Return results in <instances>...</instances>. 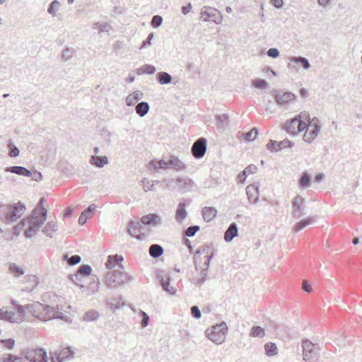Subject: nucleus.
<instances>
[{"mask_svg":"<svg viewBox=\"0 0 362 362\" xmlns=\"http://www.w3.org/2000/svg\"><path fill=\"white\" fill-rule=\"evenodd\" d=\"M209 250L210 247L209 246H203L197 250L194 257L197 274L193 276L192 282L199 286L206 281L210 261L214 256L213 254H209Z\"/></svg>","mask_w":362,"mask_h":362,"instance_id":"1","label":"nucleus"},{"mask_svg":"<svg viewBox=\"0 0 362 362\" xmlns=\"http://www.w3.org/2000/svg\"><path fill=\"white\" fill-rule=\"evenodd\" d=\"M25 310L28 314L42 321L64 317V314L59 310L58 306H49L39 302L27 305L25 306Z\"/></svg>","mask_w":362,"mask_h":362,"instance_id":"2","label":"nucleus"},{"mask_svg":"<svg viewBox=\"0 0 362 362\" xmlns=\"http://www.w3.org/2000/svg\"><path fill=\"white\" fill-rule=\"evenodd\" d=\"M45 202V198L42 197L29 216V229L26 232L28 238L35 237L47 219V210L42 206Z\"/></svg>","mask_w":362,"mask_h":362,"instance_id":"3","label":"nucleus"},{"mask_svg":"<svg viewBox=\"0 0 362 362\" xmlns=\"http://www.w3.org/2000/svg\"><path fill=\"white\" fill-rule=\"evenodd\" d=\"M119 267L120 269L109 272L105 276V282L110 288H117L132 280L130 276L122 271V266L119 265Z\"/></svg>","mask_w":362,"mask_h":362,"instance_id":"4","label":"nucleus"},{"mask_svg":"<svg viewBox=\"0 0 362 362\" xmlns=\"http://www.w3.org/2000/svg\"><path fill=\"white\" fill-rule=\"evenodd\" d=\"M228 327L225 322L214 325L205 332L206 337L216 344L225 341Z\"/></svg>","mask_w":362,"mask_h":362,"instance_id":"5","label":"nucleus"},{"mask_svg":"<svg viewBox=\"0 0 362 362\" xmlns=\"http://www.w3.org/2000/svg\"><path fill=\"white\" fill-rule=\"evenodd\" d=\"M0 207L4 208L6 214L4 218L7 223H13L20 218L25 212V206L24 204L18 202L13 205L0 204Z\"/></svg>","mask_w":362,"mask_h":362,"instance_id":"6","label":"nucleus"},{"mask_svg":"<svg viewBox=\"0 0 362 362\" xmlns=\"http://www.w3.org/2000/svg\"><path fill=\"white\" fill-rule=\"evenodd\" d=\"M303 358L306 362H317L319 355V347L317 344L312 343L308 339L302 342Z\"/></svg>","mask_w":362,"mask_h":362,"instance_id":"7","label":"nucleus"},{"mask_svg":"<svg viewBox=\"0 0 362 362\" xmlns=\"http://www.w3.org/2000/svg\"><path fill=\"white\" fill-rule=\"evenodd\" d=\"M200 18L204 22L212 21L216 24H220L223 20L221 13L216 8L211 6H203L202 8Z\"/></svg>","mask_w":362,"mask_h":362,"instance_id":"8","label":"nucleus"},{"mask_svg":"<svg viewBox=\"0 0 362 362\" xmlns=\"http://www.w3.org/2000/svg\"><path fill=\"white\" fill-rule=\"evenodd\" d=\"M25 314V307L22 305H18L13 311H4L2 309H0V318L7 320L11 322H20L23 321Z\"/></svg>","mask_w":362,"mask_h":362,"instance_id":"9","label":"nucleus"},{"mask_svg":"<svg viewBox=\"0 0 362 362\" xmlns=\"http://www.w3.org/2000/svg\"><path fill=\"white\" fill-rule=\"evenodd\" d=\"M291 206L293 209L292 215L293 217L299 218L305 214V199L299 195L295 197L292 199Z\"/></svg>","mask_w":362,"mask_h":362,"instance_id":"10","label":"nucleus"},{"mask_svg":"<svg viewBox=\"0 0 362 362\" xmlns=\"http://www.w3.org/2000/svg\"><path fill=\"white\" fill-rule=\"evenodd\" d=\"M272 95L278 105H284L295 100L296 95L291 92L282 93L281 90H273Z\"/></svg>","mask_w":362,"mask_h":362,"instance_id":"11","label":"nucleus"},{"mask_svg":"<svg viewBox=\"0 0 362 362\" xmlns=\"http://www.w3.org/2000/svg\"><path fill=\"white\" fill-rule=\"evenodd\" d=\"M206 151V139L201 137L197 139L192 147V153L196 158H202Z\"/></svg>","mask_w":362,"mask_h":362,"instance_id":"12","label":"nucleus"},{"mask_svg":"<svg viewBox=\"0 0 362 362\" xmlns=\"http://www.w3.org/2000/svg\"><path fill=\"white\" fill-rule=\"evenodd\" d=\"M311 122L313 124H311L310 127H313V129L310 132H308L307 129L303 135V140L309 144L313 142V140L317 136L321 129V126L319 124L320 121L317 117H314Z\"/></svg>","mask_w":362,"mask_h":362,"instance_id":"13","label":"nucleus"},{"mask_svg":"<svg viewBox=\"0 0 362 362\" xmlns=\"http://www.w3.org/2000/svg\"><path fill=\"white\" fill-rule=\"evenodd\" d=\"M25 358L30 362H48L47 353L42 349L28 351Z\"/></svg>","mask_w":362,"mask_h":362,"instance_id":"14","label":"nucleus"},{"mask_svg":"<svg viewBox=\"0 0 362 362\" xmlns=\"http://www.w3.org/2000/svg\"><path fill=\"white\" fill-rule=\"evenodd\" d=\"M141 223L146 226H157L162 223V218L156 214H148L141 218Z\"/></svg>","mask_w":362,"mask_h":362,"instance_id":"15","label":"nucleus"},{"mask_svg":"<svg viewBox=\"0 0 362 362\" xmlns=\"http://www.w3.org/2000/svg\"><path fill=\"white\" fill-rule=\"evenodd\" d=\"M141 223L140 222H134L133 221H129L128 224V233L133 237H135L137 239H141V230L142 228Z\"/></svg>","mask_w":362,"mask_h":362,"instance_id":"16","label":"nucleus"},{"mask_svg":"<svg viewBox=\"0 0 362 362\" xmlns=\"http://www.w3.org/2000/svg\"><path fill=\"white\" fill-rule=\"evenodd\" d=\"M4 170L7 173H15L24 177H30L32 175L31 171L23 166L15 165L6 167Z\"/></svg>","mask_w":362,"mask_h":362,"instance_id":"17","label":"nucleus"},{"mask_svg":"<svg viewBox=\"0 0 362 362\" xmlns=\"http://www.w3.org/2000/svg\"><path fill=\"white\" fill-rule=\"evenodd\" d=\"M246 193L250 201L257 204L259 200V187L257 185H249L246 187Z\"/></svg>","mask_w":362,"mask_h":362,"instance_id":"18","label":"nucleus"},{"mask_svg":"<svg viewBox=\"0 0 362 362\" xmlns=\"http://www.w3.org/2000/svg\"><path fill=\"white\" fill-rule=\"evenodd\" d=\"M169 168L176 171H182L186 168V165L175 156L169 158Z\"/></svg>","mask_w":362,"mask_h":362,"instance_id":"19","label":"nucleus"},{"mask_svg":"<svg viewBox=\"0 0 362 362\" xmlns=\"http://www.w3.org/2000/svg\"><path fill=\"white\" fill-rule=\"evenodd\" d=\"M177 187L178 189L184 191H189L194 186V182L189 177L177 178L176 180Z\"/></svg>","mask_w":362,"mask_h":362,"instance_id":"20","label":"nucleus"},{"mask_svg":"<svg viewBox=\"0 0 362 362\" xmlns=\"http://www.w3.org/2000/svg\"><path fill=\"white\" fill-rule=\"evenodd\" d=\"M238 226L235 223L230 224L229 227L225 232L224 240L226 242H230L235 237L238 236Z\"/></svg>","mask_w":362,"mask_h":362,"instance_id":"21","label":"nucleus"},{"mask_svg":"<svg viewBox=\"0 0 362 362\" xmlns=\"http://www.w3.org/2000/svg\"><path fill=\"white\" fill-rule=\"evenodd\" d=\"M160 284L163 288V289L165 291H167L170 294H175L176 293V288L172 286H170V276H158Z\"/></svg>","mask_w":362,"mask_h":362,"instance_id":"22","label":"nucleus"},{"mask_svg":"<svg viewBox=\"0 0 362 362\" xmlns=\"http://www.w3.org/2000/svg\"><path fill=\"white\" fill-rule=\"evenodd\" d=\"M144 97V93L141 92L140 90H136L133 93L129 94L126 98V104L128 106H132L138 103L139 100L142 99Z\"/></svg>","mask_w":362,"mask_h":362,"instance_id":"23","label":"nucleus"},{"mask_svg":"<svg viewBox=\"0 0 362 362\" xmlns=\"http://www.w3.org/2000/svg\"><path fill=\"white\" fill-rule=\"evenodd\" d=\"M187 211L185 209V203H179L177 209L175 211V220L178 223H182V221L185 219L187 216Z\"/></svg>","mask_w":362,"mask_h":362,"instance_id":"24","label":"nucleus"},{"mask_svg":"<svg viewBox=\"0 0 362 362\" xmlns=\"http://www.w3.org/2000/svg\"><path fill=\"white\" fill-rule=\"evenodd\" d=\"M24 228H26L24 232V235L26 238H29L26 235V232L29 229V216L26 219H23L13 228V232L16 235H18L23 230Z\"/></svg>","mask_w":362,"mask_h":362,"instance_id":"25","label":"nucleus"},{"mask_svg":"<svg viewBox=\"0 0 362 362\" xmlns=\"http://www.w3.org/2000/svg\"><path fill=\"white\" fill-rule=\"evenodd\" d=\"M217 214V210L214 207H204L202 209V216L204 221L209 222L213 220Z\"/></svg>","mask_w":362,"mask_h":362,"instance_id":"26","label":"nucleus"},{"mask_svg":"<svg viewBox=\"0 0 362 362\" xmlns=\"http://www.w3.org/2000/svg\"><path fill=\"white\" fill-rule=\"evenodd\" d=\"M58 230V224L54 221L48 222L42 229V233L49 237L52 238L53 233Z\"/></svg>","mask_w":362,"mask_h":362,"instance_id":"27","label":"nucleus"},{"mask_svg":"<svg viewBox=\"0 0 362 362\" xmlns=\"http://www.w3.org/2000/svg\"><path fill=\"white\" fill-rule=\"evenodd\" d=\"M150 106L147 102H140L136 104L135 111L136 114L141 117H144L148 112Z\"/></svg>","mask_w":362,"mask_h":362,"instance_id":"28","label":"nucleus"},{"mask_svg":"<svg viewBox=\"0 0 362 362\" xmlns=\"http://www.w3.org/2000/svg\"><path fill=\"white\" fill-rule=\"evenodd\" d=\"M315 222V218L312 216H309L305 219L301 220L300 221L296 223L293 227V230L295 232L298 233L308 225H310Z\"/></svg>","mask_w":362,"mask_h":362,"instance_id":"29","label":"nucleus"},{"mask_svg":"<svg viewBox=\"0 0 362 362\" xmlns=\"http://www.w3.org/2000/svg\"><path fill=\"white\" fill-rule=\"evenodd\" d=\"M216 126L218 129H225L228 124V116L226 114L216 115Z\"/></svg>","mask_w":362,"mask_h":362,"instance_id":"30","label":"nucleus"},{"mask_svg":"<svg viewBox=\"0 0 362 362\" xmlns=\"http://www.w3.org/2000/svg\"><path fill=\"white\" fill-rule=\"evenodd\" d=\"M90 163L98 168H103L105 165L108 163V159L107 156H92L90 158Z\"/></svg>","mask_w":362,"mask_h":362,"instance_id":"31","label":"nucleus"},{"mask_svg":"<svg viewBox=\"0 0 362 362\" xmlns=\"http://www.w3.org/2000/svg\"><path fill=\"white\" fill-rule=\"evenodd\" d=\"M297 122H298L297 117H295V118L292 119L290 122H288V123L285 124L284 129L288 133H290L291 134L296 135V130H298L297 129V125L298 124H297Z\"/></svg>","mask_w":362,"mask_h":362,"instance_id":"32","label":"nucleus"},{"mask_svg":"<svg viewBox=\"0 0 362 362\" xmlns=\"http://www.w3.org/2000/svg\"><path fill=\"white\" fill-rule=\"evenodd\" d=\"M149 254L153 258H158L163 254V248L160 245H151L149 247Z\"/></svg>","mask_w":362,"mask_h":362,"instance_id":"33","label":"nucleus"},{"mask_svg":"<svg viewBox=\"0 0 362 362\" xmlns=\"http://www.w3.org/2000/svg\"><path fill=\"white\" fill-rule=\"evenodd\" d=\"M156 78L158 81L162 85L169 84L173 80L172 76L168 73L164 71L158 73Z\"/></svg>","mask_w":362,"mask_h":362,"instance_id":"34","label":"nucleus"},{"mask_svg":"<svg viewBox=\"0 0 362 362\" xmlns=\"http://www.w3.org/2000/svg\"><path fill=\"white\" fill-rule=\"evenodd\" d=\"M100 316V314L98 313V311H96L95 310H90L87 312H86L83 315V320L85 321V322H92V321H95L96 320L98 319Z\"/></svg>","mask_w":362,"mask_h":362,"instance_id":"35","label":"nucleus"},{"mask_svg":"<svg viewBox=\"0 0 362 362\" xmlns=\"http://www.w3.org/2000/svg\"><path fill=\"white\" fill-rule=\"evenodd\" d=\"M8 271L13 274L14 277H19L25 274V270L21 267H19L15 263H10L8 265Z\"/></svg>","mask_w":362,"mask_h":362,"instance_id":"36","label":"nucleus"},{"mask_svg":"<svg viewBox=\"0 0 362 362\" xmlns=\"http://www.w3.org/2000/svg\"><path fill=\"white\" fill-rule=\"evenodd\" d=\"M74 352L69 347L63 349L57 356V359L61 358L62 361L74 357Z\"/></svg>","mask_w":362,"mask_h":362,"instance_id":"37","label":"nucleus"},{"mask_svg":"<svg viewBox=\"0 0 362 362\" xmlns=\"http://www.w3.org/2000/svg\"><path fill=\"white\" fill-rule=\"evenodd\" d=\"M123 260V257L116 255L115 256H109L108 260L105 263L107 269H112L115 267L119 262Z\"/></svg>","mask_w":362,"mask_h":362,"instance_id":"38","label":"nucleus"},{"mask_svg":"<svg viewBox=\"0 0 362 362\" xmlns=\"http://www.w3.org/2000/svg\"><path fill=\"white\" fill-rule=\"evenodd\" d=\"M290 61L295 64H301L305 69H308L310 67L309 61L303 57H294L290 59Z\"/></svg>","mask_w":362,"mask_h":362,"instance_id":"39","label":"nucleus"},{"mask_svg":"<svg viewBox=\"0 0 362 362\" xmlns=\"http://www.w3.org/2000/svg\"><path fill=\"white\" fill-rule=\"evenodd\" d=\"M265 353L269 356H273L277 354V346L274 343L268 342L264 344Z\"/></svg>","mask_w":362,"mask_h":362,"instance_id":"40","label":"nucleus"},{"mask_svg":"<svg viewBox=\"0 0 362 362\" xmlns=\"http://www.w3.org/2000/svg\"><path fill=\"white\" fill-rule=\"evenodd\" d=\"M299 186L303 188L309 187L310 186V175L308 173H303L299 180Z\"/></svg>","mask_w":362,"mask_h":362,"instance_id":"41","label":"nucleus"},{"mask_svg":"<svg viewBox=\"0 0 362 362\" xmlns=\"http://www.w3.org/2000/svg\"><path fill=\"white\" fill-rule=\"evenodd\" d=\"M141 182L143 183V189L145 192L155 191V185L159 182V181H150L146 178H144Z\"/></svg>","mask_w":362,"mask_h":362,"instance_id":"42","label":"nucleus"},{"mask_svg":"<svg viewBox=\"0 0 362 362\" xmlns=\"http://www.w3.org/2000/svg\"><path fill=\"white\" fill-rule=\"evenodd\" d=\"M250 334L253 337L262 338L265 335V331L260 326H255L252 327Z\"/></svg>","mask_w":362,"mask_h":362,"instance_id":"43","label":"nucleus"},{"mask_svg":"<svg viewBox=\"0 0 362 362\" xmlns=\"http://www.w3.org/2000/svg\"><path fill=\"white\" fill-rule=\"evenodd\" d=\"M60 6V2L57 0H54L49 4L47 12L52 16H55L57 15V11L59 10Z\"/></svg>","mask_w":362,"mask_h":362,"instance_id":"44","label":"nucleus"},{"mask_svg":"<svg viewBox=\"0 0 362 362\" xmlns=\"http://www.w3.org/2000/svg\"><path fill=\"white\" fill-rule=\"evenodd\" d=\"M258 131L256 127H254L251 129V131L243 134L242 137L244 138L245 140L247 141H253L257 136Z\"/></svg>","mask_w":362,"mask_h":362,"instance_id":"45","label":"nucleus"},{"mask_svg":"<svg viewBox=\"0 0 362 362\" xmlns=\"http://www.w3.org/2000/svg\"><path fill=\"white\" fill-rule=\"evenodd\" d=\"M92 268L88 264H83L78 268L77 273L80 276H88L89 274H90Z\"/></svg>","mask_w":362,"mask_h":362,"instance_id":"46","label":"nucleus"},{"mask_svg":"<svg viewBox=\"0 0 362 362\" xmlns=\"http://www.w3.org/2000/svg\"><path fill=\"white\" fill-rule=\"evenodd\" d=\"M74 54L75 50L74 48H66L62 52V57L64 62H67L72 58Z\"/></svg>","mask_w":362,"mask_h":362,"instance_id":"47","label":"nucleus"},{"mask_svg":"<svg viewBox=\"0 0 362 362\" xmlns=\"http://www.w3.org/2000/svg\"><path fill=\"white\" fill-rule=\"evenodd\" d=\"M272 144L274 145H278L280 150L283 149L286 147H290L291 148L293 146V143L288 139H284L283 141H281L279 142L276 141H272Z\"/></svg>","mask_w":362,"mask_h":362,"instance_id":"48","label":"nucleus"},{"mask_svg":"<svg viewBox=\"0 0 362 362\" xmlns=\"http://www.w3.org/2000/svg\"><path fill=\"white\" fill-rule=\"evenodd\" d=\"M252 86L255 88L264 89L267 87L268 83L264 79L257 78L252 81Z\"/></svg>","mask_w":362,"mask_h":362,"instance_id":"49","label":"nucleus"},{"mask_svg":"<svg viewBox=\"0 0 362 362\" xmlns=\"http://www.w3.org/2000/svg\"><path fill=\"white\" fill-rule=\"evenodd\" d=\"M69 279L75 284H76V285L80 286V288L82 289V292H85V291H86V290H88L83 285H81V284H79V282L81 281V278H80V275L78 273H76V274H75L74 275H70Z\"/></svg>","mask_w":362,"mask_h":362,"instance_id":"50","label":"nucleus"},{"mask_svg":"<svg viewBox=\"0 0 362 362\" xmlns=\"http://www.w3.org/2000/svg\"><path fill=\"white\" fill-rule=\"evenodd\" d=\"M199 229L200 227L199 226H189L185 230V235L187 237H192L199 230Z\"/></svg>","mask_w":362,"mask_h":362,"instance_id":"51","label":"nucleus"},{"mask_svg":"<svg viewBox=\"0 0 362 362\" xmlns=\"http://www.w3.org/2000/svg\"><path fill=\"white\" fill-rule=\"evenodd\" d=\"M8 146L10 150L8 153L10 157L15 158L19 156L20 151L15 145H13L12 143H10L8 144Z\"/></svg>","mask_w":362,"mask_h":362,"instance_id":"52","label":"nucleus"},{"mask_svg":"<svg viewBox=\"0 0 362 362\" xmlns=\"http://www.w3.org/2000/svg\"><path fill=\"white\" fill-rule=\"evenodd\" d=\"M311 122H309V123L307 124L306 122H302L298 119L297 124H298L297 125L298 130H296V134L300 132H303L305 129H308V127L311 126Z\"/></svg>","mask_w":362,"mask_h":362,"instance_id":"53","label":"nucleus"},{"mask_svg":"<svg viewBox=\"0 0 362 362\" xmlns=\"http://www.w3.org/2000/svg\"><path fill=\"white\" fill-rule=\"evenodd\" d=\"M163 23V18L160 16H153L151 20V25L156 28H158Z\"/></svg>","mask_w":362,"mask_h":362,"instance_id":"54","label":"nucleus"},{"mask_svg":"<svg viewBox=\"0 0 362 362\" xmlns=\"http://www.w3.org/2000/svg\"><path fill=\"white\" fill-rule=\"evenodd\" d=\"M4 362H23V358L12 354H8L6 358H4Z\"/></svg>","mask_w":362,"mask_h":362,"instance_id":"55","label":"nucleus"},{"mask_svg":"<svg viewBox=\"0 0 362 362\" xmlns=\"http://www.w3.org/2000/svg\"><path fill=\"white\" fill-rule=\"evenodd\" d=\"M191 314L195 319H199L202 316L201 311L197 305H194L191 308Z\"/></svg>","mask_w":362,"mask_h":362,"instance_id":"56","label":"nucleus"},{"mask_svg":"<svg viewBox=\"0 0 362 362\" xmlns=\"http://www.w3.org/2000/svg\"><path fill=\"white\" fill-rule=\"evenodd\" d=\"M81 261V257L79 255H73L68 260V264L71 266L76 265Z\"/></svg>","mask_w":362,"mask_h":362,"instance_id":"57","label":"nucleus"},{"mask_svg":"<svg viewBox=\"0 0 362 362\" xmlns=\"http://www.w3.org/2000/svg\"><path fill=\"white\" fill-rule=\"evenodd\" d=\"M1 342L4 346H5L8 349H12L15 344V341L13 339H2L1 340Z\"/></svg>","mask_w":362,"mask_h":362,"instance_id":"58","label":"nucleus"},{"mask_svg":"<svg viewBox=\"0 0 362 362\" xmlns=\"http://www.w3.org/2000/svg\"><path fill=\"white\" fill-rule=\"evenodd\" d=\"M141 315H142V320H141V326H142V327H146L148 325L149 320H150L149 317L146 314V313H145L143 310H141Z\"/></svg>","mask_w":362,"mask_h":362,"instance_id":"59","label":"nucleus"},{"mask_svg":"<svg viewBox=\"0 0 362 362\" xmlns=\"http://www.w3.org/2000/svg\"><path fill=\"white\" fill-rule=\"evenodd\" d=\"M143 71H144V74H153L156 72V68L155 66L150 65V64H146L143 66Z\"/></svg>","mask_w":362,"mask_h":362,"instance_id":"60","label":"nucleus"},{"mask_svg":"<svg viewBox=\"0 0 362 362\" xmlns=\"http://www.w3.org/2000/svg\"><path fill=\"white\" fill-rule=\"evenodd\" d=\"M267 54L269 57L273 59L277 58L280 54L279 51L276 48H270L267 51Z\"/></svg>","mask_w":362,"mask_h":362,"instance_id":"61","label":"nucleus"},{"mask_svg":"<svg viewBox=\"0 0 362 362\" xmlns=\"http://www.w3.org/2000/svg\"><path fill=\"white\" fill-rule=\"evenodd\" d=\"M158 169L167 170L169 168V159L168 160H158Z\"/></svg>","mask_w":362,"mask_h":362,"instance_id":"62","label":"nucleus"},{"mask_svg":"<svg viewBox=\"0 0 362 362\" xmlns=\"http://www.w3.org/2000/svg\"><path fill=\"white\" fill-rule=\"evenodd\" d=\"M257 171V167L255 165H250L247 166L243 172L245 174H246L247 176L250 174H254Z\"/></svg>","mask_w":362,"mask_h":362,"instance_id":"63","label":"nucleus"},{"mask_svg":"<svg viewBox=\"0 0 362 362\" xmlns=\"http://www.w3.org/2000/svg\"><path fill=\"white\" fill-rule=\"evenodd\" d=\"M97 206L95 204H90L84 211L86 214L88 215V218L90 217L93 214V211L96 209Z\"/></svg>","mask_w":362,"mask_h":362,"instance_id":"64","label":"nucleus"}]
</instances>
